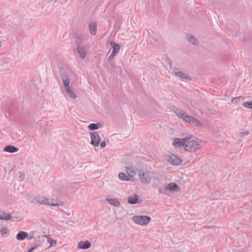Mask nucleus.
Listing matches in <instances>:
<instances>
[{
	"instance_id": "1",
	"label": "nucleus",
	"mask_w": 252,
	"mask_h": 252,
	"mask_svg": "<svg viewBox=\"0 0 252 252\" xmlns=\"http://www.w3.org/2000/svg\"><path fill=\"white\" fill-rule=\"evenodd\" d=\"M176 115L186 122L194 126H202L200 121L191 116L187 114L185 111H174Z\"/></svg>"
},
{
	"instance_id": "2",
	"label": "nucleus",
	"mask_w": 252,
	"mask_h": 252,
	"mask_svg": "<svg viewBox=\"0 0 252 252\" xmlns=\"http://www.w3.org/2000/svg\"><path fill=\"white\" fill-rule=\"evenodd\" d=\"M192 136L187 137V141L185 146V150L189 152H195L197 150L201 148L200 144L196 140L192 139Z\"/></svg>"
},
{
	"instance_id": "3",
	"label": "nucleus",
	"mask_w": 252,
	"mask_h": 252,
	"mask_svg": "<svg viewBox=\"0 0 252 252\" xmlns=\"http://www.w3.org/2000/svg\"><path fill=\"white\" fill-rule=\"evenodd\" d=\"M180 188L176 183H171L168 184L166 186L159 189L158 192L160 193H164L167 194L168 192H178L180 190Z\"/></svg>"
},
{
	"instance_id": "4",
	"label": "nucleus",
	"mask_w": 252,
	"mask_h": 252,
	"mask_svg": "<svg viewBox=\"0 0 252 252\" xmlns=\"http://www.w3.org/2000/svg\"><path fill=\"white\" fill-rule=\"evenodd\" d=\"M61 77L63 80V86L66 91L69 93L71 91V89L69 86L70 83V79L69 76L67 75V73L63 70L60 71Z\"/></svg>"
},
{
	"instance_id": "5",
	"label": "nucleus",
	"mask_w": 252,
	"mask_h": 252,
	"mask_svg": "<svg viewBox=\"0 0 252 252\" xmlns=\"http://www.w3.org/2000/svg\"><path fill=\"white\" fill-rule=\"evenodd\" d=\"M151 220V218L147 216H134L132 217L135 223L141 225L148 224Z\"/></svg>"
},
{
	"instance_id": "6",
	"label": "nucleus",
	"mask_w": 252,
	"mask_h": 252,
	"mask_svg": "<svg viewBox=\"0 0 252 252\" xmlns=\"http://www.w3.org/2000/svg\"><path fill=\"white\" fill-rule=\"evenodd\" d=\"M187 140V137L183 138H175L173 139L172 144L176 148L180 149L184 148L185 149Z\"/></svg>"
},
{
	"instance_id": "7",
	"label": "nucleus",
	"mask_w": 252,
	"mask_h": 252,
	"mask_svg": "<svg viewBox=\"0 0 252 252\" xmlns=\"http://www.w3.org/2000/svg\"><path fill=\"white\" fill-rule=\"evenodd\" d=\"M110 45L111 46V47L113 48V50L110 54V55L108 58V61L110 62L111 61L114 57L120 51V46L119 44L118 43L113 42L111 41L110 42Z\"/></svg>"
},
{
	"instance_id": "8",
	"label": "nucleus",
	"mask_w": 252,
	"mask_h": 252,
	"mask_svg": "<svg viewBox=\"0 0 252 252\" xmlns=\"http://www.w3.org/2000/svg\"><path fill=\"white\" fill-rule=\"evenodd\" d=\"M42 203L43 204L52 206H63V202L54 199L44 198L42 199Z\"/></svg>"
},
{
	"instance_id": "9",
	"label": "nucleus",
	"mask_w": 252,
	"mask_h": 252,
	"mask_svg": "<svg viewBox=\"0 0 252 252\" xmlns=\"http://www.w3.org/2000/svg\"><path fill=\"white\" fill-rule=\"evenodd\" d=\"M134 115L145 118H152L156 116L155 111H135Z\"/></svg>"
},
{
	"instance_id": "10",
	"label": "nucleus",
	"mask_w": 252,
	"mask_h": 252,
	"mask_svg": "<svg viewBox=\"0 0 252 252\" xmlns=\"http://www.w3.org/2000/svg\"><path fill=\"white\" fill-rule=\"evenodd\" d=\"M138 175L141 182L144 184L150 183L151 178V176L147 173H145L143 170L138 171Z\"/></svg>"
},
{
	"instance_id": "11",
	"label": "nucleus",
	"mask_w": 252,
	"mask_h": 252,
	"mask_svg": "<svg viewBox=\"0 0 252 252\" xmlns=\"http://www.w3.org/2000/svg\"><path fill=\"white\" fill-rule=\"evenodd\" d=\"M91 144L94 147L99 145L101 139L99 135L97 132H93L91 133Z\"/></svg>"
},
{
	"instance_id": "12",
	"label": "nucleus",
	"mask_w": 252,
	"mask_h": 252,
	"mask_svg": "<svg viewBox=\"0 0 252 252\" xmlns=\"http://www.w3.org/2000/svg\"><path fill=\"white\" fill-rule=\"evenodd\" d=\"M167 160L168 162L175 165H179L182 162V160L174 154L169 156Z\"/></svg>"
},
{
	"instance_id": "13",
	"label": "nucleus",
	"mask_w": 252,
	"mask_h": 252,
	"mask_svg": "<svg viewBox=\"0 0 252 252\" xmlns=\"http://www.w3.org/2000/svg\"><path fill=\"white\" fill-rule=\"evenodd\" d=\"M76 50L81 59L85 58L87 53V49L85 45L76 47Z\"/></svg>"
},
{
	"instance_id": "14",
	"label": "nucleus",
	"mask_w": 252,
	"mask_h": 252,
	"mask_svg": "<svg viewBox=\"0 0 252 252\" xmlns=\"http://www.w3.org/2000/svg\"><path fill=\"white\" fill-rule=\"evenodd\" d=\"M78 248L82 249V250H86L89 249L91 247V243L89 241H81L78 244Z\"/></svg>"
},
{
	"instance_id": "15",
	"label": "nucleus",
	"mask_w": 252,
	"mask_h": 252,
	"mask_svg": "<svg viewBox=\"0 0 252 252\" xmlns=\"http://www.w3.org/2000/svg\"><path fill=\"white\" fill-rule=\"evenodd\" d=\"M173 72L176 76L180 77L181 78L189 80H191V77L190 76L186 75L182 71H180L177 68L173 69Z\"/></svg>"
},
{
	"instance_id": "16",
	"label": "nucleus",
	"mask_w": 252,
	"mask_h": 252,
	"mask_svg": "<svg viewBox=\"0 0 252 252\" xmlns=\"http://www.w3.org/2000/svg\"><path fill=\"white\" fill-rule=\"evenodd\" d=\"M139 170L133 167H128L126 169V173L129 177L133 178L137 173L138 174Z\"/></svg>"
},
{
	"instance_id": "17",
	"label": "nucleus",
	"mask_w": 252,
	"mask_h": 252,
	"mask_svg": "<svg viewBox=\"0 0 252 252\" xmlns=\"http://www.w3.org/2000/svg\"><path fill=\"white\" fill-rule=\"evenodd\" d=\"M19 150V149L13 145H8L5 146L3 151L6 152L10 153H14L17 152Z\"/></svg>"
},
{
	"instance_id": "18",
	"label": "nucleus",
	"mask_w": 252,
	"mask_h": 252,
	"mask_svg": "<svg viewBox=\"0 0 252 252\" xmlns=\"http://www.w3.org/2000/svg\"><path fill=\"white\" fill-rule=\"evenodd\" d=\"M16 237L17 240L22 241L28 237V233L26 232L20 231L17 233Z\"/></svg>"
},
{
	"instance_id": "19",
	"label": "nucleus",
	"mask_w": 252,
	"mask_h": 252,
	"mask_svg": "<svg viewBox=\"0 0 252 252\" xmlns=\"http://www.w3.org/2000/svg\"><path fill=\"white\" fill-rule=\"evenodd\" d=\"M89 28L90 31V32L93 35L96 34L97 30V24L95 22L90 23L89 25Z\"/></svg>"
},
{
	"instance_id": "20",
	"label": "nucleus",
	"mask_w": 252,
	"mask_h": 252,
	"mask_svg": "<svg viewBox=\"0 0 252 252\" xmlns=\"http://www.w3.org/2000/svg\"><path fill=\"white\" fill-rule=\"evenodd\" d=\"M106 200L109 202V203L113 206L119 207L121 205L120 202L118 201V200L116 198H107Z\"/></svg>"
},
{
	"instance_id": "21",
	"label": "nucleus",
	"mask_w": 252,
	"mask_h": 252,
	"mask_svg": "<svg viewBox=\"0 0 252 252\" xmlns=\"http://www.w3.org/2000/svg\"><path fill=\"white\" fill-rule=\"evenodd\" d=\"M12 219L11 214L5 212H2L0 215V220H8Z\"/></svg>"
},
{
	"instance_id": "22",
	"label": "nucleus",
	"mask_w": 252,
	"mask_h": 252,
	"mask_svg": "<svg viewBox=\"0 0 252 252\" xmlns=\"http://www.w3.org/2000/svg\"><path fill=\"white\" fill-rule=\"evenodd\" d=\"M138 197L137 195H135L134 196H129L128 198L127 202L129 204H135L138 203Z\"/></svg>"
},
{
	"instance_id": "23",
	"label": "nucleus",
	"mask_w": 252,
	"mask_h": 252,
	"mask_svg": "<svg viewBox=\"0 0 252 252\" xmlns=\"http://www.w3.org/2000/svg\"><path fill=\"white\" fill-rule=\"evenodd\" d=\"M75 43L76 45V47L85 45L84 44L83 39L81 36H78L76 38Z\"/></svg>"
},
{
	"instance_id": "24",
	"label": "nucleus",
	"mask_w": 252,
	"mask_h": 252,
	"mask_svg": "<svg viewBox=\"0 0 252 252\" xmlns=\"http://www.w3.org/2000/svg\"><path fill=\"white\" fill-rule=\"evenodd\" d=\"M101 126L100 123H92L88 126V128L91 130H94L98 129Z\"/></svg>"
},
{
	"instance_id": "25",
	"label": "nucleus",
	"mask_w": 252,
	"mask_h": 252,
	"mask_svg": "<svg viewBox=\"0 0 252 252\" xmlns=\"http://www.w3.org/2000/svg\"><path fill=\"white\" fill-rule=\"evenodd\" d=\"M187 39L190 43H192L193 45H196L197 43V39L192 35H188Z\"/></svg>"
},
{
	"instance_id": "26",
	"label": "nucleus",
	"mask_w": 252,
	"mask_h": 252,
	"mask_svg": "<svg viewBox=\"0 0 252 252\" xmlns=\"http://www.w3.org/2000/svg\"><path fill=\"white\" fill-rule=\"evenodd\" d=\"M118 176L119 178L123 181H129L130 180V178L124 173H120Z\"/></svg>"
},
{
	"instance_id": "27",
	"label": "nucleus",
	"mask_w": 252,
	"mask_h": 252,
	"mask_svg": "<svg viewBox=\"0 0 252 252\" xmlns=\"http://www.w3.org/2000/svg\"><path fill=\"white\" fill-rule=\"evenodd\" d=\"M243 105L247 108L252 109V100L244 102L243 103Z\"/></svg>"
},
{
	"instance_id": "28",
	"label": "nucleus",
	"mask_w": 252,
	"mask_h": 252,
	"mask_svg": "<svg viewBox=\"0 0 252 252\" xmlns=\"http://www.w3.org/2000/svg\"><path fill=\"white\" fill-rule=\"evenodd\" d=\"M40 244V241L39 240H37L34 243V246L31 247L30 249H29L28 252H32L33 250H34L36 247L39 246Z\"/></svg>"
},
{
	"instance_id": "29",
	"label": "nucleus",
	"mask_w": 252,
	"mask_h": 252,
	"mask_svg": "<svg viewBox=\"0 0 252 252\" xmlns=\"http://www.w3.org/2000/svg\"><path fill=\"white\" fill-rule=\"evenodd\" d=\"M1 235L3 237H7L9 234V231L6 228L3 227L0 230Z\"/></svg>"
},
{
	"instance_id": "30",
	"label": "nucleus",
	"mask_w": 252,
	"mask_h": 252,
	"mask_svg": "<svg viewBox=\"0 0 252 252\" xmlns=\"http://www.w3.org/2000/svg\"><path fill=\"white\" fill-rule=\"evenodd\" d=\"M48 242L50 244V247H52L56 244L57 241L51 238H49L48 239Z\"/></svg>"
},
{
	"instance_id": "31",
	"label": "nucleus",
	"mask_w": 252,
	"mask_h": 252,
	"mask_svg": "<svg viewBox=\"0 0 252 252\" xmlns=\"http://www.w3.org/2000/svg\"><path fill=\"white\" fill-rule=\"evenodd\" d=\"M241 98H242V96H241V97H239L233 98H232V99H231V102H232L233 103H238L239 101H240V100H241Z\"/></svg>"
},
{
	"instance_id": "32",
	"label": "nucleus",
	"mask_w": 252,
	"mask_h": 252,
	"mask_svg": "<svg viewBox=\"0 0 252 252\" xmlns=\"http://www.w3.org/2000/svg\"><path fill=\"white\" fill-rule=\"evenodd\" d=\"M196 112H198V113H196L195 114H194V115L196 116L197 117H198V118L201 119V116L203 115V112L199 111H197Z\"/></svg>"
},
{
	"instance_id": "33",
	"label": "nucleus",
	"mask_w": 252,
	"mask_h": 252,
	"mask_svg": "<svg viewBox=\"0 0 252 252\" xmlns=\"http://www.w3.org/2000/svg\"><path fill=\"white\" fill-rule=\"evenodd\" d=\"M25 175L23 172H19V178L20 181H23L24 179Z\"/></svg>"
},
{
	"instance_id": "34",
	"label": "nucleus",
	"mask_w": 252,
	"mask_h": 252,
	"mask_svg": "<svg viewBox=\"0 0 252 252\" xmlns=\"http://www.w3.org/2000/svg\"><path fill=\"white\" fill-rule=\"evenodd\" d=\"M68 94L72 98H75L77 97L76 94L72 90H71V91H70Z\"/></svg>"
},
{
	"instance_id": "35",
	"label": "nucleus",
	"mask_w": 252,
	"mask_h": 252,
	"mask_svg": "<svg viewBox=\"0 0 252 252\" xmlns=\"http://www.w3.org/2000/svg\"><path fill=\"white\" fill-rule=\"evenodd\" d=\"M248 134H249V131H245L244 132H243V133H240V138H242L243 137V136H246V135H247Z\"/></svg>"
},
{
	"instance_id": "36",
	"label": "nucleus",
	"mask_w": 252,
	"mask_h": 252,
	"mask_svg": "<svg viewBox=\"0 0 252 252\" xmlns=\"http://www.w3.org/2000/svg\"><path fill=\"white\" fill-rule=\"evenodd\" d=\"M100 147L103 148H104L105 146H106V143L104 141L100 142Z\"/></svg>"
},
{
	"instance_id": "37",
	"label": "nucleus",
	"mask_w": 252,
	"mask_h": 252,
	"mask_svg": "<svg viewBox=\"0 0 252 252\" xmlns=\"http://www.w3.org/2000/svg\"><path fill=\"white\" fill-rule=\"evenodd\" d=\"M33 237V233L32 232V233H30V236L29 237H28V239H32Z\"/></svg>"
},
{
	"instance_id": "38",
	"label": "nucleus",
	"mask_w": 252,
	"mask_h": 252,
	"mask_svg": "<svg viewBox=\"0 0 252 252\" xmlns=\"http://www.w3.org/2000/svg\"><path fill=\"white\" fill-rule=\"evenodd\" d=\"M36 202L40 204H43L42 203V200H37Z\"/></svg>"
},
{
	"instance_id": "39",
	"label": "nucleus",
	"mask_w": 252,
	"mask_h": 252,
	"mask_svg": "<svg viewBox=\"0 0 252 252\" xmlns=\"http://www.w3.org/2000/svg\"><path fill=\"white\" fill-rule=\"evenodd\" d=\"M30 201L31 202H32V203H33V202H34L33 200H30Z\"/></svg>"
},
{
	"instance_id": "40",
	"label": "nucleus",
	"mask_w": 252,
	"mask_h": 252,
	"mask_svg": "<svg viewBox=\"0 0 252 252\" xmlns=\"http://www.w3.org/2000/svg\"><path fill=\"white\" fill-rule=\"evenodd\" d=\"M1 41H0V48L1 47Z\"/></svg>"
},
{
	"instance_id": "41",
	"label": "nucleus",
	"mask_w": 252,
	"mask_h": 252,
	"mask_svg": "<svg viewBox=\"0 0 252 252\" xmlns=\"http://www.w3.org/2000/svg\"><path fill=\"white\" fill-rule=\"evenodd\" d=\"M153 40H154V41H155V42H156V41H157V40H156V39H155V38H154V39H153Z\"/></svg>"
}]
</instances>
